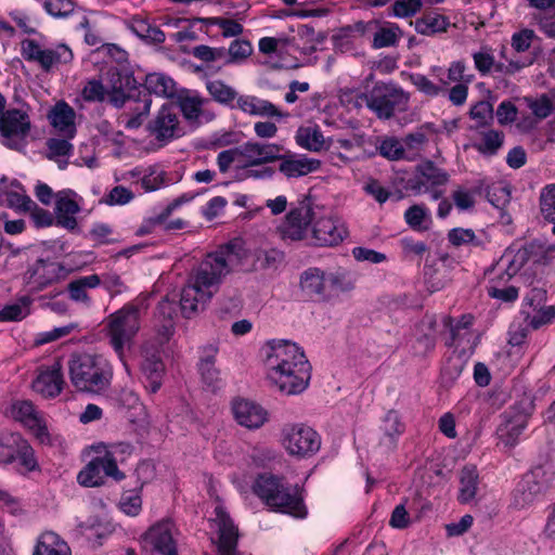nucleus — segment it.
Masks as SVG:
<instances>
[{"label":"nucleus","mask_w":555,"mask_h":555,"mask_svg":"<svg viewBox=\"0 0 555 555\" xmlns=\"http://www.w3.org/2000/svg\"><path fill=\"white\" fill-rule=\"evenodd\" d=\"M264 364L268 380L288 396L302 392L311 379V364L304 350L291 340L268 343Z\"/></svg>","instance_id":"1"},{"label":"nucleus","mask_w":555,"mask_h":555,"mask_svg":"<svg viewBox=\"0 0 555 555\" xmlns=\"http://www.w3.org/2000/svg\"><path fill=\"white\" fill-rule=\"evenodd\" d=\"M246 257V250L238 242H230L206 255L191 278L197 286L215 294L227 275L236 271Z\"/></svg>","instance_id":"2"},{"label":"nucleus","mask_w":555,"mask_h":555,"mask_svg":"<svg viewBox=\"0 0 555 555\" xmlns=\"http://www.w3.org/2000/svg\"><path fill=\"white\" fill-rule=\"evenodd\" d=\"M67 365L70 383L78 391L99 395L112 384L113 366L102 354L76 352Z\"/></svg>","instance_id":"3"},{"label":"nucleus","mask_w":555,"mask_h":555,"mask_svg":"<svg viewBox=\"0 0 555 555\" xmlns=\"http://www.w3.org/2000/svg\"><path fill=\"white\" fill-rule=\"evenodd\" d=\"M141 327V308L134 302L126 304L124 307L109 314L104 321V330L109 345L122 362L126 371L129 367L125 360L126 350L133 344Z\"/></svg>","instance_id":"4"},{"label":"nucleus","mask_w":555,"mask_h":555,"mask_svg":"<svg viewBox=\"0 0 555 555\" xmlns=\"http://www.w3.org/2000/svg\"><path fill=\"white\" fill-rule=\"evenodd\" d=\"M253 491L276 512L300 519L307 516V507L297 490L285 487L280 478L271 474H260L253 485Z\"/></svg>","instance_id":"5"},{"label":"nucleus","mask_w":555,"mask_h":555,"mask_svg":"<svg viewBox=\"0 0 555 555\" xmlns=\"http://www.w3.org/2000/svg\"><path fill=\"white\" fill-rule=\"evenodd\" d=\"M555 480V469L552 463L534 466L516 485L512 493L511 505L524 509L542 500Z\"/></svg>","instance_id":"6"},{"label":"nucleus","mask_w":555,"mask_h":555,"mask_svg":"<svg viewBox=\"0 0 555 555\" xmlns=\"http://www.w3.org/2000/svg\"><path fill=\"white\" fill-rule=\"evenodd\" d=\"M82 98L88 102H102L108 95L109 103L119 108L137 95H141L140 87L132 74L115 72L111 74V90L107 92L100 80H89L82 89Z\"/></svg>","instance_id":"7"},{"label":"nucleus","mask_w":555,"mask_h":555,"mask_svg":"<svg viewBox=\"0 0 555 555\" xmlns=\"http://www.w3.org/2000/svg\"><path fill=\"white\" fill-rule=\"evenodd\" d=\"M30 106L26 103L17 108H8L0 115L1 143L13 151L23 152L31 130Z\"/></svg>","instance_id":"8"},{"label":"nucleus","mask_w":555,"mask_h":555,"mask_svg":"<svg viewBox=\"0 0 555 555\" xmlns=\"http://www.w3.org/2000/svg\"><path fill=\"white\" fill-rule=\"evenodd\" d=\"M360 98L379 119H390L397 108H403L409 102V96L401 87L393 82L382 81L376 82L367 93H362Z\"/></svg>","instance_id":"9"},{"label":"nucleus","mask_w":555,"mask_h":555,"mask_svg":"<svg viewBox=\"0 0 555 555\" xmlns=\"http://www.w3.org/2000/svg\"><path fill=\"white\" fill-rule=\"evenodd\" d=\"M14 462H16V469L21 474L39 468L34 449L21 434L2 433L0 435V464L8 465Z\"/></svg>","instance_id":"10"},{"label":"nucleus","mask_w":555,"mask_h":555,"mask_svg":"<svg viewBox=\"0 0 555 555\" xmlns=\"http://www.w3.org/2000/svg\"><path fill=\"white\" fill-rule=\"evenodd\" d=\"M146 131L159 146L182 138L185 131L180 124L178 107L172 103L163 104L147 122Z\"/></svg>","instance_id":"11"},{"label":"nucleus","mask_w":555,"mask_h":555,"mask_svg":"<svg viewBox=\"0 0 555 555\" xmlns=\"http://www.w3.org/2000/svg\"><path fill=\"white\" fill-rule=\"evenodd\" d=\"M283 446L294 456L310 457L321 448V437L304 424L286 426L283 429Z\"/></svg>","instance_id":"12"},{"label":"nucleus","mask_w":555,"mask_h":555,"mask_svg":"<svg viewBox=\"0 0 555 555\" xmlns=\"http://www.w3.org/2000/svg\"><path fill=\"white\" fill-rule=\"evenodd\" d=\"M319 206L311 197L307 196L299 202L286 216L284 223L280 227L283 240L300 241L305 237L307 228L318 216Z\"/></svg>","instance_id":"13"},{"label":"nucleus","mask_w":555,"mask_h":555,"mask_svg":"<svg viewBox=\"0 0 555 555\" xmlns=\"http://www.w3.org/2000/svg\"><path fill=\"white\" fill-rule=\"evenodd\" d=\"M106 477H111L115 481H121L126 476L119 470L113 459L108 460L102 453L92 459L78 473L77 481L83 487H101L105 483Z\"/></svg>","instance_id":"14"},{"label":"nucleus","mask_w":555,"mask_h":555,"mask_svg":"<svg viewBox=\"0 0 555 555\" xmlns=\"http://www.w3.org/2000/svg\"><path fill=\"white\" fill-rule=\"evenodd\" d=\"M63 267L56 262L37 259L24 274V283L30 293H38L60 279Z\"/></svg>","instance_id":"15"},{"label":"nucleus","mask_w":555,"mask_h":555,"mask_svg":"<svg viewBox=\"0 0 555 555\" xmlns=\"http://www.w3.org/2000/svg\"><path fill=\"white\" fill-rule=\"evenodd\" d=\"M318 216L311 223L312 235L319 246H336L348 235V231L339 220L324 217L323 208L319 206Z\"/></svg>","instance_id":"16"},{"label":"nucleus","mask_w":555,"mask_h":555,"mask_svg":"<svg viewBox=\"0 0 555 555\" xmlns=\"http://www.w3.org/2000/svg\"><path fill=\"white\" fill-rule=\"evenodd\" d=\"M175 525L170 520H162L153 525L143 535V542L151 551L159 555H178L173 539Z\"/></svg>","instance_id":"17"},{"label":"nucleus","mask_w":555,"mask_h":555,"mask_svg":"<svg viewBox=\"0 0 555 555\" xmlns=\"http://www.w3.org/2000/svg\"><path fill=\"white\" fill-rule=\"evenodd\" d=\"M283 147L275 143L247 141L240 145V156L247 167H258L273 163L281 158Z\"/></svg>","instance_id":"18"},{"label":"nucleus","mask_w":555,"mask_h":555,"mask_svg":"<svg viewBox=\"0 0 555 555\" xmlns=\"http://www.w3.org/2000/svg\"><path fill=\"white\" fill-rule=\"evenodd\" d=\"M449 173L435 165L431 160L417 165L414 178L410 181L411 189L417 193L429 192L430 189L444 185L449 181Z\"/></svg>","instance_id":"19"},{"label":"nucleus","mask_w":555,"mask_h":555,"mask_svg":"<svg viewBox=\"0 0 555 555\" xmlns=\"http://www.w3.org/2000/svg\"><path fill=\"white\" fill-rule=\"evenodd\" d=\"M218 538L212 540L218 555H240L237 552L238 530L221 507H216Z\"/></svg>","instance_id":"20"},{"label":"nucleus","mask_w":555,"mask_h":555,"mask_svg":"<svg viewBox=\"0 0 555 555\" xmlns=\"http://www.w3.org/2000/svg\"><path fill=\"white\" fill-rule=\"evenodd\" d=\"M218 352L219 348L215 344L204 346L201 349L199 361L197 363L203 383L212 391L221 388L223 385L220 371L216 367Z\"/></svg>","instance_id":"21"},{"label":"nucleus","mask_w":555,"mask_h":555,"mask_svg":"<svg viewBox=\"0 0 555 555\" xmlns=\"http://www.w3.org/2000/svg\"><path fill=\"white\" fill-rule=\"evenodd\" d=\"M63 385L64 378L60 362H54L51 366L40 371L33 382L34 390L46 398L59 396L63 389Z\"/></svg>","instance_id":"22"},{"label":"nucleus","mask_w":555,"mask_h":555,"mask_svg":"<svg viewBox=\"0 0 555 555\" xmlns=\"http://www.w3.org/2000/svg\"><path fill=\"white\" fill-rule=\"evenodd\" d=\"M232 410L237 423L249 429L259 428L267 421V411L248 400H234Z\"/></svg>","instance_id":"23"},{"label":"nucleus","mask_w":555,"mask_h":555,"mask_svg":"<svg viewBox=\"0 0 555 555\" xmlns=\"http://www.w3.org/2000/svg\"><path fill=\"white\" fill-rule=\"evenodd\" d=\"M279 160L281 162L279 170L287 178L307 176L317 171L321 166V162L319 159L309 158L305 155H283L281 153V158Z\"/></svg>","instance_id":"24"},{"label":"nucleus","mask_w":555,"mask_h":555,"mask_svg":"<svg viewBox=\"0 0 555 555\" xmlns=\"http://www.w3.org/2000/svg\"><path fill=\"white\" fill-rule=\"evenodd\" d=\"M214 296L209 291L197 286L195 282L184 286L180 293L179 307L185 318H191L198 311V306L204 305Z\"/></svg>","instance_id":"25"},{"label":"nucleus","mask_w":555,"mask_h":555,"mask_svg":"<svg viewBox=\"0 0 555 555\" xmlns=\"http://www.w3.org/2000/svg\"><path fill=\"white\" fill-rule=\"evenodd\" d=\"M236 108L242 112L261 116V117H285L287 114L282 113L273 103L268 100L257 98L255 95H240L236 102Z\"/></svg>","instance_id":"26"},{"label":"nucleus","mask_w":555,"mask_h":555,"mask_svg":"<svg viewBox=\"0 0 555 555\" xmlns=\"http://www.w3.org/2000/svg\"><path fill=\"white\" fill-rule=\"evenodd\" d=\"M144 377V387L150 393H156L163 385L165 365L159 356H146L141 364Z\"/></svg>","instance_id":"27"},{"label":"nucleus","mask_w":555,"mask_h":555,"mask_svg":"<svg viewBox=\"0 0 555 555\" xmlns=\"http://www.w3.org/2000/svg\"><path fill=\"white\" fill-rule=\"evenodd\" d=\"M325 282V272L315 267L308 268L300 274V288L312 299L326 298Z\"/></svg>","instance_id":"28"},{"label":"nucleus","mask_w":555,"mask_h":555,"mask_svg":"<svg viewBox=\"0 0 555 555\" xmlns=\"http://www.w3.org/2000/svg\"><path fill=\"white\" fill-rule=\"evenodd\" d=\"M33 555H72V551L57 533L44 531L38 537Z\"/></svg>","instance_id":"29"},{"label":"nucleus","mask_w":555,"mask_h":555,"mask_svg":"<svg viewBox=\"0 0 555 555\" xmlns=\"http://www.w3.org/2000/svg\"><path fill=\"white\" fill-rule=\"evenodd\" d=\"M140 87L147 91L149 98L151 94L162 98H173L176 94L175 80L164 73L147 74L144 82L140 85ZM144 96H146V94Z\"/></svg>","instance_id":"30"},{"label":"nucleus","mask_w":555,"mask_h":555,"mask_svg":"<svg viewBox=\"0 0 555 555\" xmlns=\"http://www.w3.org/2000/svg\"><path fill=\"white\" fill-rule=\"evenodd\" d=\"M417 34L423 36H434L439 33H446L450 26L447 16L438 13H426L422 17L411 22Z\"/></svg>","instance_id":"31"},{"label":"nucleus","mask_w":555,"mask_h":555,"mask_svg":"<svg viewBox=\"0 0 555 555\" xmlns=\"http://www.w3.org/2000/svg\"><path fill=\"white\" fill-rule=\"evenodd\" d=\"M80 207L78 203L68 197H59L55 203L56 224L69 231L77 228L75 215L78 214Z\"/></svg>","instance_id":"32"},{"label":"nucleus","mask_w":555,"mask_h":555,"mask_svg":"<svg viewBox=\"0 0 555 555\" xmlns=\"http://www.w3.org/2000/svg\"><path fill=\"white\" fill-rule=\"evenodd\" d=\"M101 285V276L98 274H91L80 276L67 285L69 298L77 302L89 304L90 298L87 294L88 288H95Z\"/></svg>","instance_id":"33"},{"label":"nucleus","mask_w":555,"mask_h":555,"mask_svg":"<svg viewBox=\"0 0 555 555\" xmlns=\"http://www.w3.org/2000/svg\"><path fill=\"white\" fill-rule=\"evenodd\" d=\"M380 429L384 433V437L380 442L386 444L388 448H393L396 446L397 438L404 431V425L397 411L390 410L386 413L383 418Z\"/></svg>","instance_id":"34"},{"label":"nucleus","mask_w":555,"mask_h":555,"mask_svg":"<svg viewBox=\"0 0 555 555\" xmlns=\"http://www.w3.org/2000/svg\"><path fill=\"white\" fill-rule=\"evenodd\" d=\"M73 57V52L66 44H59L55 49L42 50L35 62L39 63L46 72H49L54 64H67L72 62Z\"/></svg>","instance_id":"35"},{"label":"nucleus","mask_w":555,"mask_h":555,"mask_svg":"<svg viewBox=\"0 0 555 555\" xmlns=\"http://www.w3.org/2000/svg\"><path fill=\"white\" fill-rule=\"evenodd\" d=\"M48 118L54 128L66 131L74 126L75 111L65 101H60L52 107Z\"/></svg>","instance_id":"36"},{"label":"nucleus","mask_w":555,"mask_h":555,"mask_svg":"<svg viewBox=\"0 0 555 555\" xmlns=\"http://www.w3.org/2000/svg\"><path fill=\"white\" fill-rule=\"evenodd\" d=\"M206 88L216 102L231 108H236V102L240 95L235 89L228 86L222 80L208 81Z\"/></svg>","instance_id":"37"},{"label":"nucleus","mask_w":555,"mask_h":555,"mask_svg":"<svg viewBox=\"0 0 555 555\" xmlns=\"http://www.w3.org/2000/svg\"><path fill=\"white\" fill-rule=\"evenodd\" d=\"M460 483L459 501L461 503L470 502L478 489V472L475 466H465L461 470Z\"/></svg>","instance_id":"38"},{"label":"nucleus","mask_w":555,"mask_h":555,"mask_svg":"<svg viewBox=\"0 0 555 555\" xmlns=\"http://www.w3.org/2000/svg\"><path fill=\"white\" fill-rule=\"evenodd\" d=\"M297 36L304 41L301 53L310 55L318 50V46L323 43L327 38L324 31L317 33L310 25L304 24L297 27Z\"/></svg>","instance_id":"39"},{"label":"nucleus","mask_w":555,"mask_h":555,"mask_svg":"<svg viewBox=\"0 0 555 555\" xmlns=\"http://www.w3.org/2000/svg\"><path fill=\"white\" fill-rule=\"evenodd\" d=\"M131 30L149 44H160L166 39L165 33L159 27L153 26L143 20H134Z\"/></svg>","instance_id":"40"},{"label":"nucleus","mask_w":555,"mask_h":555,"mask_svg":"<svg viewBox=\"0 0 555 555\" xmlns=\"http://www.w3.org/2000/svg\"><path fill=\"white\" fill-rule=\"evenodd\" d=\"M531 255L529 247L519 248L515 254L512 250H507L502 261L506 262V269L502 273L506 275V280H511L516 273L527 263Z\"/></svg>","instance_id":"41"},{"label":"nucleus","mask_w":555,"mask_h":555,"mask_svg":"<svg viewBox=\"0 0 555 555\" xmlns=\"http://www.w3.org/2000/svg\"><path fill=\"white\" fill-rule=\"evenodd\" d=\"M297 143L309 151L319 152L323 149L324 137L317 127L300 128L296 137Z\"/></svg>","instance_id":"42"},{"label":"nucleus","mask_w":555,"mask_h":555,"mask_svg":"<svg viewBox=\"0 0 555 555\" xmlns=\"http://www.w3.org/2000/svg\"><path fill=\"white\" fill-rule=\"evenodd\" d=\"M526 314V322L533 330H539L545 324L551 323L555 318V306H542L530 310H522Z\"/></svg>","instance_id":"43"},{"label":"nucleus","mask_w":555,"mask_h":555,"mask_svg":"<svg viewBox=\"0 0 555 555\" xmlns=\"http://www.w3.org/2000/svg\"><path fill=\"white\" fill-rule=\"evenodd\" d=\"M540 209L543 218L553 223L555 234V184L546 185L540 195Z\"/></svg>","instance_id":"44"},{"label":"nucleus","mask_w":555,"mask_h":555,"mask_svg":"<svg viewBox=\"0 0 555 555\" xmlns=\"http://www.w3.org/2000/svg\"><path fill=\"white\" fill-rule=\"evenodd\" d=\"M401 29L397 24H388L386 27H380L374 35L373 47L376 49L393 47L397 44Z\"/></svg>","instance_id":"45"},{"label":"nucleus","mask_w":555,"mask_h":555,"mask_svg":"<svg viewBox=\"0 0 555 555\" xmlns=\"http://www.w3.org/2000/svg\"><path fill=\"white\" fill-rule=\"evenodd\" d=\"M506 281V275L504 274H501L496 280H492L491 285L487 288L488 295L504 302L516 300L518 289L515 286L501 287V283Z\"/></svg>","instance_id":"46"},{"label":"nucleus","mask_w":555,"mask_h":555,"mask_svg":"<svg viewBox=\"0 0 555 555\" xmlns=\"http://www.w3.org/2000/svg\"><path fill=\"white\" fill-rule=\"evenodd\" d=\"M525 101L534 117L540 120L547 118L555 109L554 102L547 94L538 98L526 96Z\"/></svg>","instance_id":"47"},{"label":"nucleus","mask_w":555,"mask_h":555,"mask_svg":"<svg viewBox=\"0 0 555 555\" xmlns=\"http://www.w3.org/2000/svg\"><path fill=\"white\" fill-rule=\"evenodd\" d=\"M31 304V299L24 296L20 299V302L8 305L0 310V321H20L28 314V307Z\"/></svg>","instance_id":"48"},{"label":"nucleus","mask_w":555,"mask_h":555,"mask_svg":"<svg viewBox=\"0 0 555 555\" xmlns=\"http://www.w3.org/2000/svg\"><path fill=\"white\" fill-rule=\"evenodd\" d=\"M465 362L460 356L450 357L441 370V383L450 387L461 376Z\"/></svg>","instance_id":"49"},{"label":"nucleus","mask_w":555,"mask_h":555,"mask_svg":"<svg viewBox=\"0 0 555 555\" xmlns=\"http://www.w3.org/2000/svg\"><path fill=\"white\" fill-rule=\"evenodd\" d=\"M177 296L170 298L168 295L164 297L157 305L156 317L162 320L163 326L169 328L172 326L173 319L178 314Z\"/></svg>","instance_id":"50"},{"label":"nucleus","mask_w":555,"mask_h":555,"mask_svg":"<svg viewBox=\"0 0 555 555\" xmlns=\"http://www.w3.org/2000/svg\"><path fill=\"white\" fill-rule=\"evenodd\" d=\"M98 454H104L106 459H113L117 465L118 461H124V456L132 453L133 447L128 442H118L111 446L99 443L93 447Z\"/></svg>","instance_id":"51"},{"label":"nucleus","mask_w":555,"mask_h":555,"mask_svg":"<svg viewBox=\"0 0 555 555\" xmlns=\"http://www.w3.org/2000/svg\"><path fill=\"white\" fill-rule=\"evenodd\" d=\"M535 40H540L535 31L525 27L512 35L511 47L516 53H524L530 50Z\"/></svg>","instance_id":"52"},{"label":"nucleus","mask_w":555,"mask_h":555,"mask_svg":"<svg viewBox=\"0 0 555 555\" xmlns=\"http://www.w3.org/2000/svg\"><path fill=\"white\" fill-rule=\"evenodd\" d=\"M504 134L498 130H489L482 134V141L476 144V149L483 155H495L502 147Z\"/></svg>","instance_id":"53"},{"label":"nucleus","mask_w":555,"mask_h":555,"mask_svg":"<svg viewBox=\"0 0 555 555\" xmlns=\"http://www.w3.org/2000/svg\"><path fill=\"white\" fill-rule=\"evenodd\" d=\"M430 219L429 210L423 205H412L404 212V220L413 230H427L423 223Z\"/></svg>","instance_id":"54"},{"label":"nucleus","mask_w":555,"mask_h":555,"mask_svg":"<svg viewBox=\"0 0 555 555\" xmlns=\"http://www.w3.org/2000/svg\"><path fill=\"white\" fill-rule=\"evenodd\" d=\"M253 52V47L248 40H233L227 49L224 64L240 63L246 60Z\"/></svg>","instance_id":"55"},{"label":"nucleus","mask_w":555,"mask_h":555,"mask_svg":"<svg viewBox=\"0 0 555 555\" xmlns=\"http://www.w3.org/2000/svg\"><path fill=\"white\" fill-rule=\"evenodd\" d=\"M448 241L451 245L460 247L462 245L481 246L482 242L478 238L472 229L454 228L448 233Z\"/></svg>","instance_id":"56"},{"label":"nucleus","mask_w":555,"mask_h":555,"mask_svg":"<svg viewBox=\"0 0 555 555\" xmlns=\"http://www.w3.org/2000/svg\"><path fill=\"white\" fill-rule=\"evenodd\" d=\"M422 5V0H397L391 4L388 16L411 17L421 11Z\"/></svg>","instance_id":"57"},{"label":"nucleus","mask_w":555,"mask_h":555,"mask_svg":"<svg viewBox=\"0 0 555 555\" xmlns=\"http://www.w3.org/2000/svg\"><path fill=\"white\" fill-rule=\"evenodd\" d=\"M443 325L449 331L448 337L446 338V346L448 347H459L464 340H469L470 332L463 330L464 327H459L454 325V321L450 317L443 318Z\"/></svg>","instance_id":"58"},{"label":"nucleus","mask_w":555,"mask_h":555,"mask_svg":"<svg viewBox=\"0 0 555 555\" xmlns=\"http://www.w3.org/2000/svg\"><path fill=\"white\" fill-rule=\"evenodd\" d=\"M199 22L216 25L222 29V36L225 38L240 36L244 28L243 26L230 18L224 17H208V18H198Z\"/></svg>","instance_id":"59"},{"label":"nucleus","mask_w":555,"mask_h":555,"mask_svg":"<svg viewBox=\"0 0 555 555\" xmlns=\"http://www.w3.org/2000/svg\"><path fill=\"white\" fill-rule=\"evenodd\" d=\"M379 154L389 160H399L404 156L402 143L395 137L385 138L377 146Z\"/></svg>","instance_id":"60"},{"label":"nucleus","mask_w":555,"mask_h":555,"mask_svg":"<svg viewBox=\"0 0 555 555\" xmlns=\"http://www.w3.org/2000/svg\"><path fill=\"white\" fill-rule=\"evenodd\" d=\"M202 101L195 96H186L180 99L178 105L179 113H182L184 118L190 121L197 120L202 113Z\"/></svg>","instance_id":"61"},{"label":"nucleus","mask_w":555,"mask_h":555,"mask_svg":"<svg viewBox=\"0 0 555 555\" xmlns=\"http://www.w3.org/2000/svg\"><path fill=\"white\" fill-rule=\"evenodd\" d=\"M43 8L51 16L63 18L74 12L75 3L72 0H44Z\"/></svg>","instance_id":"62"},{"label":"nucleus","mask_w":555,"mask_h":555,"mask_svg":"<svg viewBox=\"0 0 555 555\" xmlns=\"http://www.w3.org/2000/svg\"><path fill=\"white\" fill-rule=\"evenodd\" d=\"M493 105L488 101H479L469 112L470 117L477 120L481 127L489 125L493 120Z\"/></svg>","instance_id":"63"},{"label":"nucleus","mask_w":555,"mask_h":555,"mask_svg":"<svg viewBox=\"0 0 555 555\" xmlns=\"http://www.w3.org/2000/svg\"><path fill=\"white\" fill-rule=\"evenodd\" d=\"M487 198L495 208L503 210L511 201V191L506 185H493L487 191Z\"/></svg>","instance_id":"64"}]
</instances>
